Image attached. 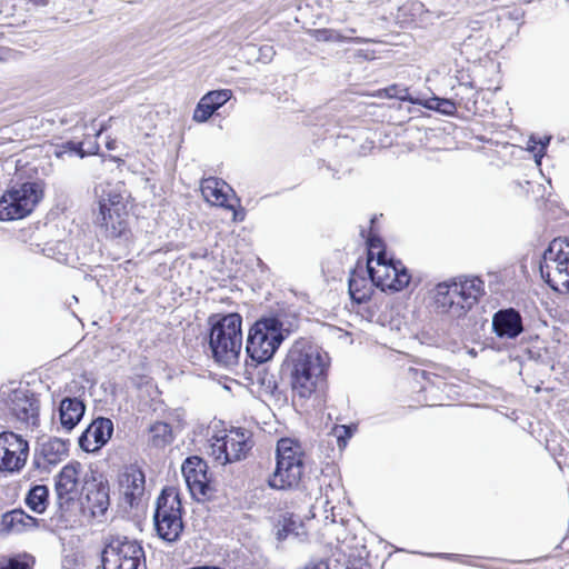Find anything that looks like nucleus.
Wrapping results in <instances>:
<instances>
[{"instance_id": "1", "label": "nucleus", "mask_w": 569, "mask_h": 569, "mask_svg": "<svg viewBox=\"0 0 569 569\" xmlns=\"http://www.w3.org/2000/svg\"><path fill=\"white\" fill-rule=\"evenodd\" d=\"M287 363L292 391L299 398L309 399L322 388L329 358L319 347L305 342L295 343L289 350Z\"/></svg>"}, {"instance_id": "2", "label": "nucleus", "mask_w": 569, "mask_h": 569, "mask_svg": "<svg viewBox=\"0 0 569 569\" xmlns=\"http://www.w3.org/2000/svg\"><path fill=\"white\" fill-rule=\"evenodd\" d=\"M485 293V283L478 277L458 278L441 282L435 289V308L450 319L463 318Z\"/></svg>"}, {"instance_id": "3", "label": "nucleus", "mask_w": 569, "mask_h": 569, "mask_svg": "<svg viewBox=\"0 0 569 569\" xmlns=\"http://www.w3.org/2000/svg\"><path fill=\"white\" fill-rule=\"evenodd\" d=\"M122 190L120 183H100L94 189L98 208L93 211V222L106 238H118L127 231L128 212Z\"/></svg>"}, {"instance_id": "4", "label": "nucleus", "mask_w": 569, "mask_h": 569, "mask_svg": "<svg viewBox=\"0 0 569 569\" xmlns=\"http://www.w3.org/2000/svg\"><path fill=\"white\" fill-rule=\"evenodd\" d=\"M241 325L238 313H229L212 325L209 347L218 363L231 366L238 361L242 347Z\"/></svg>"}, {"instance_id": "5", "label": "nucleus", "mask_w": 569, "mask_h": 569, "mask_svg": "<svg viewBox=\"0 0 569 569\" xmlns=\"http://www.w3.org/2000/svg\"><path fill=\"white\" fill-rule=\"evenodd\" d=\"M303 469V452L300 445L290 438H282L277 443V465L268 483L278 490L296 488Z\"/></svg>"}, {"instance_id": "6", "label": "nucleus", "mask_w": 569, "mask_h": 569, "mask_svg": "<svg viewBox=\"0 0 569 569\" xmlns=\"http://www.w3.org/2000/svg\"><path fill=\"white\" fill-rule=\"evenodd\" d=\"M286 337L287 330L279 319L262 318L250 328L246 351L253 361L266 362L273 357Z\"/></svg>"}, {"instance_id": "7", "label": "nucleus", "mask_w": 569, "mask_h": 569, "mask_svg": "<svg viewBox=\"0 0 569 569\" xmlns=\"http://www.w3.org/2000/svg\"><path fill=\"white\" fill-rule=\"evenodd\" d=\"M158 536L168 542L179 539L182 530V510L179 491L174 487H167L157 499L153 515Z\"/></svg>"}, {"instance_id": "8", "label": "nucleus", "mask_w": 569, "mask_h": 569, "mask_svg": "<svg viewBox=\"0 0 569 569\" xmlns=\"http://www.w3.org/2000/svg\"><path fill=\"white\" fill-rule=\"evenodd\" d=\"M43 197L40 182L14 184L0 198V220L11 221L29 216Z\"/></svg>"}, {"instance_id": "9", "label": "nucleus", "mask_w": 569, "mask_h": 569, "mask_svg": "<svg viewBox=\"0 0 569 569\" xmlns=\"http://www.w3.org/2000/svg\"><path fill=\"white\" fill-rule=\"evenodd\" d=\"M542 279L558 292H569V239H553L540 263Z\"/></svg>"}, {"instance_id": "10", "label": "nucleus", "mask_w": 569, "mask_h": 569, "mask_svg": "<svg viewBox=\"0 0 569 569\" xmlns=\"http://www.w3.org/2000/svg\"><path fill=\"white\" fill-rule=\"evenodd\" d=\"M101 561L103 569H147L141 545L123 536L107 539Z\"/></svg>"}, {"instance_id": "11", "label": "nucleus", "mask_w": 569, "mask_h": 569, "mask_svg": "<svg viewBox=\"0 0 569 569\" xmlns=\"http://www.w3.org/2000/svg\"><path fill=\"white\" fill-rule=\"evenodd\" d=\"M367 270L371 282L382 291H400L410 282V274L401 261L388 260L386 252L379 251L376 266L368 258Z\"/></svg>"}, {"instance_id": "12", "label": "nucleus", "mask_w": 569, "mask_h": 569, "mask_svg": "<svg viewBox=\"0 0 569 569\" xmlns=\"http://www.w3.org/2000/svg\"><path fill=\"white\" fill-rule=\"evenodd\" d=\"M252 446L253 442L249 431L231 429L223 436L211 438L209 453L223 466L246 458Z\"/></svg>"}, {"instance_id": "13", "label": "nucleus", "mask_w": 569, "mask_h": 569, "mask_svg": "<svg viewBox=\"0 0 569 569\" xmlns=\"http://www.w3.org/2000/svg\"><path fill=\"white\" fill-rule=\"evenodd\" d=\"M29 456V443L12 431L0 432V471L14 473L23 469Z\"/></svg>"}, {"instance_id": "14", "label": "nucleus", "mask_w": 569, "mask_h": 569, "mask_svg": "<svg viewBox=\"0 0 569 569\" xmlns=\"http://www.w3.org/2000/svg\"><path fill=\"white\" fill-rule=\"evenodd\" d=\"M207 463L199 457H189L181 467L183 478L191 496L198 501L210 499L213 487L207 475Z\"/></svg>"}, {"instance_id": "15", "label": "nucleus", "mask_w": 569, "mask_h": 569, "mask_svg": "<svg viewBox=\"0 0 569 569\" xmlns=\"http://www.w3.org/2000/svg\"><path fill=\"white\" fill-rule=\"evenodd\" d=\"M82 490L84 492V507L90 511L92 517H100L106 513L110 506V488L106 480L97 479L92 476L83 480Z\"/></svg>"}, {"instance_id": "16", "label": "nucleus", "mask_w": 569, "mask_h": 569, "mask_svg": "<svg viewBox=\"0 0 569 569\" xmlns=\"http://www.w3.org/2000/svg\"><path fill=\"white\" fill-rule=\"evenodd\" d=\"M82 465L78 461L66 465L54 477V489L60 505L76 499L79 493Z\"/></svg>"}, {"instance_id": "17", "label": "nucleus", "mask_w": 569, "mask_h": 569, "mask_svg": "<svg viewBox=\"0 0 569 569\" xmlns=\"http://www.w3.org/2000/svg\"><path fill=\"white\" fill-rule=\"evenodd\" d=\"M113 433V422L109 418L94 419L79 438V446L86 452L101 449Z\"/></svg>"}, {"instance_id": "18", "label": "nucleus", "mask_w": 569, "mask_h": 569, "mask_svg": "<svg viewBox=\"0 0 569 569\" xmlns=\"http://www.w3.org/2000/svg\"><path fill=\"white\" fill-rule=\"evenodd\" d=\"M10 411L27 428H33L39 422V402L26 391L16 390L10 397Z\"/></svg>"}, {"instance_id": "19", "label": "nucleus", "mask_w": 569, "mask_h": 569, "mask_svg": "<svg viewBox=\"0 0 569 569\" xmlns=\"http://www.w3.org/2000/svg\"><path fill=\"white\" fill-rule=\"evenodd\" d=\"M201 193L203 198L211 204L233 209L230 203L231 199H236V193L231 187L223 180L210 177L201 182Z\"/></svg>"}, {"instance_id": "20", "label": "nucleus", "mask_w": 569, "mask_h": 569, "mask_svg": "<svg viewBox=\"0 0 569 569\" xmlns=\"http://www.w3.org/2000/svg\"><path fill=\"white\" fill-rule=\"evenodd\" d=\"M146 478L142 470L130 467L120 478V490L126 500L133 507L139 503L144 495Z\"/></svg>"}, {"instance_id": "21", "label": "nucleus", "mask_w": 569, "mask_h": 569, "mask_svg": "<svg viewBox=\"0 0 569 569\" xmlns=\"http://www.w3.org/2000/svg\"><path fill=\"white\" fill-rule=\"evenodd\" d=\"M492 327L498 337L509 339L518 337L523 330L521 316L515 309L496 312Z\"/></svg>"}, {"instance_id": "22", "label": "nucleus", "mask_w": 569, "mask_h": 569, "mask_svg": "<svg viewBox=\"0 0 569 569\" xmlns=\"http://www.w3.org/2000/svg\"><path fill=\"white\" fill-rule=\"evenodd\" d=\"M86 411L84 403L78 398L66 397L59 405L60 428L70 432L82 419Z\"/></svg>"}, {"instance_id": "23", "label": "nucleus", "mask_w": 569, "mask_h": 569, "mask_svg": "<svg viewBox=\"0 0 569 569\" xmlns=\"http://www.w3.org/2000/svg\"><path fill=\"white\" fill-rule=\"evenodd\" d=\"M274 529L278 541H283L289 537L301 541L307 537L306 527L302 520L291 512L280 515Z\"/></svg>"}, {"instance_id": "24", "label": "nucleus", "mask_w": 569, "mask_h": 569, "mask_svg": "<svg viewBox=\"0 0 569 569\" xmlns=\"http://www.w3.org/2000/svg\"><path fill=\"white\" fill-rule=\"evenodd\" d=\"M37 525V519L21 509H14L2 516V526L8 532H21Z\"/></svg>"}, {"instance_id": "25", "label": "nucleus", "mask_w": 569, "mask_h": 569, "mask_svg": "<svg viewBox=\"0 0 569 569\" xmlns=\"http://www.w3.org/2000/svg\"><path fill=\"white\" fill-rule=\"evenodd\" d=\"M67 443L58 438L49 439L41 445L40 453L49 465L58 463L67 455Z\"/></svg>"}, {"instance_id": "26", "label": "nucleus", "mask_w": 569, "mask_h": 569, "mask_svg": "<svg viewBox=\"0 0 569 569\" xmlns=\"http://www.w3.org/2000/svg\"><path fill=\"white\" fill-rule=\"evenodd\" d=\"M48 496L49 490L47 486L37 485L29 490L26 497V503L32 511L42 513L48 506Z\"/></svg>"}, {"instance_id": "27", "label": "nucleus", "mask_w": 569, "mask_h": 569, "mask_svg": "<svg viewBox=\"0 0 569 569\" xmlns=\"http://www.w3.org/2000/svg\"><path fill=\"white\" fill-rule=\"evenodd\" d=\"M173 440L171 427L166 422H156L150 427V443L163 448Z\"/></svg>"}, {"instance_id": "28", "label": "nucleus", "mask_w": 569, "mask_h": 569, "mask_svg": "<svg viewBox=\"0 0 569 569\" xmlns=\"http://www.w3.org/2000/svg\"><path fill=\"white\" fill-rule=\"evenodd\" d=\"M349 293L353 301L361 303L370 298V286L367 279L352 276L349 279Z\"/></svg>"}, {"instance_id": "29", "label": "nucleus", "mask_w": 569, "mask_h": 569, "mask_svg": "<svg viewBox=\"0 0 569 569\" xmlns=\"http://www.w3.org/2000/svg\"><path fill=\"white\" fill-rule=\"evenodd\" d=\"M420 104H422L423 107H426L430 110L439 111L443 114H453L457 109L456 103L452 102L451 100L441 99L438 97H433V98L427 99L426 101H421Z\"/></svg>"}, {"instance_id": "30", "label": "nucleus", "mask_w": 569, "mask_h": 569, "mask_svg": "<svg viewBox=\"0 0 569 569\" xmlns=\"http://www.w3.org/2000/svg\"><path fill=\"white\" fill-rule=\"evenodd\" d=\"M232 97V91L229 89H222V90H214L206 93L202 98L206 100V102L209 103V106H212V108L218 110L220 107H222L226 102L230 100Z\"/></svg>"}, {"instance_id": "31", "label": "nucleus", "mask_w": 569, "mask_h": 569, "mask_svg": "<svg viewBox=\"0 0 569 569\" xmlns=\"http://www.w3.org/2000/svg\"><path fill=\"white\" fill-rule=\"evenodd\" d=\"M310 34L315 40L322 42H340L347 39L333 29H313Z\"/></svg>"}, {"instance_id": "32", "label": "nucleus", "mask_w": 569, "mask_h": 569, "mask_svg": "<svg viewBox=\"0 0 569 569\" xmlns=\"http://www.w3.org/2000/svg\"><path fill=\"white\" fill-rule=\"evenodd\" d=\"M34 559L31 556L23 555L11 558L0 569H32Z\"/></svg>"}, {"instance_id": "33", "label": "nucleus", "mask_w": 569, "mask_h": 569, "mask_svg": "<svg viewBox=\"0 0 569 569\" xmlns=\"http://www.w3.org/2000/svg\"><path fill=\"white\" fill-rule=\"evenodd\" d=\"M386 97L396 98L402 101H410L412 103H421V100L413 99L409 94V90L407 88H400L398 86H391L385 89Z\"/></svg>"}, {"instance_id": "34", "label": "nucleus", "mask_w": 569, "mask_h": 569, "mask_svg": "<svg viewBox=\"0 0 569 569\" xmlns=\"http://www.w3.org/2000/svg\"><path fill=\"white\" fill-rule=\"evenodd\" d=\"M214 112L212 106H209L203 98L198 102L193 111V120L196 122H206Z\"/></svg>"}, {"instance_id": "35", "label": "nucleus", "mask_w": 569, "mask_h": 569, "mask_svg": "<svg viewBox=\"0 0 569 569\" xmlns=\"http://www.w3.org/2000/svg\"><path fill=\"white\" fill-rule=\"evenodd\" d=\"M333 436L337 438V443L340 450L346 448L348 439L351 438L352 431L350 427L345 425L335 426L332 429Z\"/></svg>"}, {"instance_id": "36", "label": "nucleus", "mask_w": 569, "mask_h": 569, "mask_svg": "<svg viewBox=\"0 0 569 569\" xmlns=\"http://www.w3.org/2000/svg\"><path fill=\"white\" fill-rule=\"evenodd\" d=\"M549 141H550V137H547L543 140H538V141H536L533 138H531L530 141H529V148L528 149L531 150V151H536L537 150V146H539L538 151L535 153L536 163L538 166L540 164V160H541V158L543 157V154L546 152V148H547Z\"/></svg>"}, {"instance_id": "37", "label": "nucleus", "mask_w": 569, "mask_h": 569, "mask_svg": "<svg viewBox=\"0 0 569 569\" xmlns=\"http://www.w3.org/2000/svg\"><path fill=\"white\" fill-rule=\"evenodd\" d=\"M62 148L68 149V151H70V152L79 154L81 158L84 156L82 148H81V143H76V142L69 141L66 144H63Z\"/></svg>"}, {"instance_id": "38", "label": "nucleus", "mask_w": 569, "mask_h": 569, "mask_svg": "<svg viewBox=\"0 0 569 569\" xmlns=\"http://www.w3.org/2000/svg\"><path fill=\"white\" fill-rule=\"evenodd\" d=\"M260 52H261V58L264 60H271V58L274 53L272 47H269V46L262 47L260 49Z\"/></svg>"}, {"instance_id": "39", "label": "nucleus", "mask_w": 569, "mask_h": 569, "mask_svg": "<svg viewBox=\"0 0 569 569\" xmlns=\"http://www.w3.org/2000/svg\"><path fill=\"white\" fill-rule=\"evenodd\" d=\"M368 244L370 248L369 258H371L372 250L380 247V239L371 237L368 239Z\"/></svg>"}, {"instance_id": "40", "label": "nucleus", "mask_w": 569, "mask_h": 569, "mask_svg": "<svg viewBox=\"0 0 569 569\" xmlns=\"http://www.w3.org/2000/svg\"><path fill=\"white\" fill-rule=\"evenodd\" d=\"M303 569H329L325 563H309Z\"/></svg>"}, {"instance_id": "41", "label": "nucleus", "mask_w": 569, "mask_h": 569, "mask_svg": "<svg viewBox=\"0 0 569 569\" xmlns=\"http://www.w3.org/2000/svg\"><path fill=\"white\" fill-rule=\"evenodd\" d=\"M232 210H233V221L243 220V213L240 214L238 211L234 210V208Z\"/></svg>"}, {"instance_id": "42", "label": "nucleus", "mask_w": 569, "mask_h": 569, "mask_svg": "<svg viewBox=\"0 0 569 569\" xmlns=\"http://www.w3.org/2000/svg\"><path fill=\"white\" fill-rule=\"evenodd\" d=\"M107 148H108V149H113V144H112L111 142H108V143H107Z\"/></svg>"}, {"instance_id": "43", "label": "nucleus", "mask_w": 569, "mask_h": 569, "mask_svg": "<svg viewBox=\"0 0 569 569\" xmlns=\"http://www.w3.org/2000/svg\"><path fill=\"white\" fill-rule=\"evenodd\" d=\"M64 152H66V150H64V151L57 152V156H58V157H60V156H62Z\"/></svg>"}]
</instances>
